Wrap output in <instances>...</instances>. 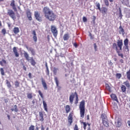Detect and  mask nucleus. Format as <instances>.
<instances>
[{"instance_id":"1","label":"nucleus","mask_w":130,"mask_h":130,"mask_svg":"<svg viewBox=\"0 0 130 130\" xmlns=\"http://www.w3.org/2000/svg\"><path fill=\"white\" fill-rule=\"evenodd\" d=\"M43 12L44 13L45 18L50 22H54V21L56 20L57 16L48 7H44L43 9Z\"/></svg>"},{"instance_id":"2","label":"nucleus","mask_w":130,"mask_h":130,"mask_svg":"<svg viewBox=\"0 0 130 130\" xmlns=\"http://www.w3.org/2000/svg\"><path fill=\"white\" fill-rule=\"evenodd\" d=\"M123 46V43L122 40H118L116 43H114L112 45L113 49H115L117 52L118 56H120L122 58H123V54L121 53L120 51L122 50V46Z\"/></svg>"},{"instance_id":"3","label":"nucleus","mask_w":130,"mask_h":130,"mask_svg":"<svg viewBox=\"0 0 130 130\" xmlns=\"http://www.w3.org/2000/svg\"><path fill=\"white\" fill-rule=\"evenodd\" d=\"M79 109H80V117L84 118L85 117V101L82 100L79 105Z\"/></svg>"},{"instance_id":"4","label":"nucleus","mask_w":130,"mask_h":130,"mask_svg":"<svg viewBox=\"0 0 130 130\" xmlns=\"http://www.w3.org/2000/svg\"><path fill=\"white\" fill-rule=\"evenodd\" d=\"M75 97H76L75 104H78V103L79 102V96L78 95V93H77V92H75V93L72 92L70 95L69 101L71 104H73L74 103V99H75Z\"/></svg>"},{"instance_id":"5","label":"nucleus","mask_w":130,"mask_h":130,"mask_svg":"<svg viewBox=\"0 0 130 130\" xmlns=\"http://www.w3.org/2000/svg\"><path fill=\"white\" fill-rule=\"evenodd\" d=\"M23 54L26 60H27V61H30V63L31 66L35 67V64H36V62L35 61V60L33 59V57H31L30 59H29V54H28V53H27L26 52H24Z\"/></svg>"},{"instance_id":"6","label":"nucleus","mask_w":130,"mask_h":130,"mask_svg":"<svg viewBox=\"0 0 130 130\" xmlns=\"http://www.w3.org/2000/svg\"><path fill=\"white\" fill-rule=\"evenodd\" d=\"M51 31L55 38H56L57 37V34H58V31H57V29L56 28V27L54 25L51 26Z\"/></svg>"},{"instance_id":"7","label":"nucleus","mask_w":130,"mask_h":130,"mask_svg":"<svg viewBox=\"0 0 130 130\" xmlns=\"http://www.w3.org/2000/svg\"><path fill=\"white\" fill-rule=\"evenodd\" d=\"M128 39L126 38L124 40V47L123 49L126 51V52H129V48H128Z\"/></svg>"},{"instance_id":"8","label":"nucleus","mask_w":130,"mask_h":130,"mask_svg":"<svg viewBox=\"0 0 130 130\" xmlns=\"http://www.w3.org/2000/svg\"><path fill=\"white\" fill-rule=\"evenodd\" d=\"M7 15L9 16L11 19H13V20H16V14H15V12L12 9L8 10Z\"/></svg>"},{"instance_id":"9","label":"nucleus","mask_w":130,"mask_h":130,"mask_svg":"<svg viewBox=\"0 0 130 130\" xmlns=\"http://www.w3.org/2000/svg\"><path fill=\"white\" fill-rule=\"evenodd\" d=\"M34 16L36 19L38 21V22H41L42 21V16H40V13L38 11H35L34 13Z\"/></svg>"},{"instance_id":"10","label":"nucleus","mask_w":130,"mask_h":130,"mask_svg":"<svg viewBox=\"0 0 130 130\" xmlns=\"http://www.w3.org/2000/svg\"><path fill=\"white\" fill-rule=\"evenodd\" d=\"M73 113H70L68 116V122L70 125H72V123H73Z\"/></svg>"},{"instance_id":"11","label":"nucleus","mask_w":130,"mask_h":130,"mask_svg":"<svg viewBox=\"0 0 130 130\" xmlns=\"http://www.w3.org/2000/svg\"><path fill=\"white\" fill-rule=\"evenodd\" d=\"M11 7H12L13 10H14V12H17V7H16V5L15 4V0H12L10 4Z\"/></svg>"},{"instance_id":"12","label":"nucleus","mask_w":130,"mask_h":130,"mask_svg":"<svg viewBox=\"0 0 130 130\" xmlns=\"http://www.w3.org/2000/svg\"><path fill=\"white\" fill-rule=\"evenodd\" d=\"M32 35H34L32 39L36 43L37 42V35L36 34V31L35 30H34L32 32Z\"/></svg>"},{"instance_id":"13","label":"nucleus","mask_w":130,"mask_h":130,"mask_svg":"<svg viewBox=\"0 0 130 130\" xmlns=\"http://www.w3.org/2000/svg\"><path fill=\"white\" fill-rule=\"evenodd\" d=\"M70 37H71L69 33L65 34L63 36V40H64V41H68V40L70 39Z\"/></svg>"},{"instance_id":"14","label":"nucleus","mask_w":130,"mask_h":130,"mask_svg":"<svg viewBox=\"0 0 130 130\" xmlns=\"http://www.w3.org/2000/svg\"><path fill=\"white\" fill-rule=\"evenodd\" d=\"M102 14H107V12H108V9L106 7H103L100 10Z\"/></svg>"},{"instance_id":"15","label":"nucleus","mask_w":130,"mask_h":130,"mask_svg":"<svg viewBox=\"0 0 130 130\" xmlns=\"http://www.w3.org/2000/svg\"><path fill=\"white\" fill-rule=\"evenodd\" d=\"M13 52L16 56V57H19L20 54L19 52H18V50H17V48L16 47H14L13 48Z\"/></svg>"},{"instance_id":"16","label":"nucleus","mask_w":130,"mask_h":130,"mask_svg":"<svg viewBox=\"0 0 130 130\" xmlns=\"http://www.w3.org/2000/svg\"><path fill=\"white\" fill-rule=\"evenodd\" d=\"M26 16L29 21H32V16L31 15V12H30V10H27L26 11Z\"/></svg>"},{"instance_id":"17","label":"nucleus","mask_w":130,"mask_h":130,"mask_svg":"<svg viewBox=\"0 0 130 130\" xmlns=\"http://www.w3.org/2000/svg\"><path fill=\"white\" fill-rule=\"evenodd\" d=\"M110 96L112 100H113L114 101H116V102H118V99H117V96L116 94H112Z\"/></svg>"},{"instance_id":"18","label":"nucleus","mask_w":130,"mask_h":130,"mask_svg":"<svg viewBox=\"0 0 130 130\" xmlns=\"http://www.w3.org/2000/svg\"><path fill=\"white\" fill-rule=\"evenodd\" d=\"M43 105L44 110H45L46 112H48V109H47V104H46V102L44 101H43Z\"/></svg>"},{"instance_id":"19","label":"nucleus","mask_w":130,"mask_h":130,"mask_svg":"<svg viewBox=\"0 0 130 130\" xmlns=\"http://www.w3.org/2000/svg\"><path fill=\"white\" fill-rule=\"evenodd\" d=\"M39 117L40 121H44V118H43V113L42 112H39Z\"/></svg>"},{"instance_id":"20","label":"nucleus","mask_w":130,"mask_h":130,"mask_svg":"<svg viewBox=\"0 0 130 130\" xmlns=\"http://www.w3.org/2000/svg\"><path fill=\"white\" fill-rule=\"evenodd\" d=\"M14 34H18V33H19L20 32V29H19V27H15L14 28H13V30Z\"/></svg>"},{"instance_id":"21","label":"nucleus","mask_w":130,"mask_h":130,"mask_svg":"<svg viewBox=\"0 0 130 130\" xmlns=\"http://www.w3.org/2000/svg\"><path fill=\"white\" fill-rule=\"evenodd\" d=\"M119 34L124 35V29H123V28H122V26H121V25L119 26Z\"/></svg>"},{"instance_id":"22","label":"nucleus","mask_w":130,"mask_h":130,"mask_svg":"<svg viewBox=\"0 0 130 130\" xmlns=\"http://www.w3.org/2000/svg\"><path fill=\"white\" fill-rule=\"evenodd\" d=\"M122 13H121V8L120 7L119 8V13H118V17L120 18V19H122Z\"/></svg>"},{"instance_id":"23","label":"nucleus","mask_w":130,"mask_h":130,"mask_svg":"<svg viewBox=\"0 0 130 130\" xmlns=\"http://www.w3.org/2000/svg\"><path fill=\"white\" fill-rule=\"evenodd\" d=\"M29 51H30L32 55H35V54H36V53L35 52V50L32 48V47L29 48Z\"/></svg>"},{"instance_id":"24","label":"nucleus","mask_w":130,"mask_h":130,"mask_svg":"<svg viewBox=\"0 0 130 130\" xmlns=\"http://www.w3.org/2000/svg\"><path fill=\"white\" fill-rule=\"evenodd\" d=\"M66 113H69V112L71 111V107L70 106V105L66 106Z\"/></svg>"},{"instance_id":"25","label":"nucleus","mask_w":130,"mask_h":130,"mask_svg":"<svg viewBox=\"0 0 130 130\" xmlns=\"http://www.w3.org/2000/svg\"><path fill=\"white\" fill-rule=\"evenodd\" d=\"M57 72H58V69L55 67L54 68L53 70V73L55 76H56V75H57Z\"/></svg>"},{"instance_id":"26","label":"nucleus","mask_w":130,"mask_h":130,"mask_svg":"<svg viewBox=\"0 0 130 130\" xmlns=\"http://www.w3.org/2000/svg\"><path fill=\"white\" fill-rule=\"evenodd\" d=\"M121 90L122 92L124 93L125 92H126V87H125V86L122 85L121 86Z\"/></svg>"},{"instance_id":"27","label":"nucleus","mask_w":130,"mask_h":130,"mask_svg":"<svg viewBox=\"0 0 130 130\" xmlns=\"http://www.w3.org/2000/svg\"><path fill=\"white\" fill-rule=\"evenodd\" d=\"M101 117L102 118V121H103L104 120H107V117H106V116L104 114H102L101 116Z\"/></svg>"},{"instance_id":"28","label":"nucleus","mask_w":130,"mask_h":130,"mask_svg":"<svg viewBox=\"0 0 130 130\" xmlns=\"http://www.w3.org/2000/svg\"><path fill=\"white\" fill-rule=\"evenodd\" d=\"M4 64H7V61L3 59L2 61H0V65L2 66V67H4Z\"/></svg>"},{"instance_id":"29","label":"nucleus","mask_w":130,"mask_h":130,"mask_svg":"<svg viewBox=\"0 0 130 130\" xmlns=\"http://www.w3.org/2000/svg\"><path fill=\"white\" fill-rule=\"evenodd\" d=\"M102 122L104 125H105V126H106V127H108V126H109V123L107 121H106V120L102 121Z\"/></svg>"},{"instance_id":"30","label":"nucleus","mask_w":130,"mask_h":130,"mask_svg":"<svg viewBox=\"0 0 130 130\" xmlns=\"http://www.w3.org/2000/svg\"><path fill=\"white\" fill-rule=\"evenodd\" d=\"M95 6H96V10H100V11H101V8H100V7H101V4H100V3H95Z\"/></svg>"},{"instance_id":"31","label":"nucleus","mask_w":130,"mask_h":130,"mask_svg":"<svg viewBox=\"0 0 130 130\" xmlns=\"http://www.w3.org/2000/svg\"><path fill=\"white\" fill-rule=\"evenodd\" d=\"M42 85H43V87L44 88V90H47L48 87H47V84H46V83L45 82H43Z\"/></svg>"},{"instance_id":"32","label":"nucleus","mask_w":130,"mask_h":130,"mask_svg":"<svg viewBox=\"0 0 130 130\" xmlns=\"http://www.w3.org/2000/svg\"><path fill=\"white\" fill-rule=\"evenodd\" d=\"M46 73L47 76H49V69H48V66H47V63H46Z\"/></svg>"},{"instance_id":"33","label":"nucleus","mask_w":130,"mask_h":130,"mask_svg":"<svg viewBox=\"0 0 130 130\" xmlns=\"http://www.w3.org/2000/svg\"><path fill=\"white\" fill-rule=\"evenodd\" d=\"M124 85H125L126 87H127V88H128V89H129L130 88V84L128 82H124L123 83Z\"/></svg>"},{"instance_id":"34","label":"nucleus","mask_w":130,"mask_h":130,"mask_svg":"<svg viewBox=\"0 0 130 130\" xmlns=\"http://www.w3.org/2000/svg\"><path fill=\"white\" fill-rule=\"evenodd\" d=\"M117 127H120L121 126V122L120 120H118L116 125Z\"/></svg>"},{"instance_id":"35","label":"nucleus","mask_w":130,"mask_h":130,"mask_svg":"<svg viewBox=\"0 0 130 130\" xmlns=\"http://www.w3.org/2000/svg\"><path fill=\"white\" fill-rule=\"evenodd\" d=\"M27 97L28 99H32V98H33V95H32V93H27Z\"/></svg>"},{"instance_id":"36","label":"nucleus","mask_w":130,"mask_h":130,"mask_svg":"<svg viewBox=\"0 0 130 130\" xmlns=\"http://www.w3.org/2000/svg\"><path fill=\"white\" fill-rule=\"evenodd\" d=\"M116 77L117 79H120L121 78V74L117 73L116 74Z\"/></svg>"},{"instance_id":"37","label":"nucleus","mask_w":130,"mask_h":130,"mask_svg":"<svg viewBox=\"0 0 130 130\" xmlns=\"http://www.w3.org/2000/svg\"><path fill=\"white\" fill-rule=\"evenodd\" d=\"M104 4L106 7H108L109 6V2L108 0H104Z\"/></svg>"},{"instance_id":"38","label":"nucleus","mask_w":130,"mask_h":130,"mask_svg":"<svg viewBox=\"0 0 130 130\" xmlns=\"http://www.w3.org/2000/svg\"><path fill=\"white\" fill-rule=\"evenodd\" d=\"M0 72L2 76H5V71L4 70V69L1 68Z\"/></svg>"},{"instance_id":"39","label":"nucleus","mask_w":130,"mask_h":130,"mask_svg":"<svg viewBox=\"0 0 130 130\" xmlns=\"http://www.w3.org/2000/svg\"><path fill=\"white\" fill-rule=\"evenodd\" d=\"M38 93H39V95L41 96V98H42L43 99L44 98V96H43V93H42L41 91L39 90Z\"/></svg>"},{"instance_id":"40","label":"nucleus","mask_w":130,"mask_h":130,"mask_svg":"<svg viewBox=\"0 0 130 130\" xmlns=\"http://www.w3.org/2000/svg\"><path fill=\"white\" fill-rule=\"evenodd\" d=\"M126 18H130V10H128V12L126 13Z\"/></svg>"},{"instance_id":"41","label":"nucleus","mask_w":130,"mask_h":130,"mask_svg":"<svg viewBox=\"0 0 130 130\" xmlns=\"http://www.w3.org/2000/svg\"><path fill=\"white\" fill-rule=\"evenodd\" d=\"M122 3L123 5H126L128 3V0H122Z\"/></svg>"},{"instance_id":"42","label":"nucleus","mask_w":130,"mask_h":130,"mask_svg":"<svg viewBox=\"0 0 130 130\" xmlns=\"http://www.w3.org/2000/svg\"><path fill=\"white\" fill-rule=\"evenodd\" d=\"M106 88L107 89V90H108V91H109V92H111V88L110 86H108V84L106 85Z\"/></svg>"},{"instance_id":"43","label":"nucleus","mask_w":130,"mask_h":130,"mask_svg":"<svg viewBox=\"0 0 130 130\" xmlns=\"http://www.w3.org/2000/svg\"><path fill=\"white\" fill-rule=\"evenodd\" d=\"M13 108H14V111H15V112H18V108H17V105H14V107H13Z\"/></svg>"},{"instance_id":"44","label":"nucleus","mask_w":130,"mask_h":130,"mask_svg":"<svg viewBox=\"0 0 130 130\" xmlns=\"http://www.w3.org/2000/svg\"><path fill=\"white\" fill-rule=\"evenodd\" d=\"M35 126L34 125H31L29 127V130H35Z\"/></svg>"},{"instance_id":"45","label":"nucleus","mask_w":130,"mask_h":130,"mask_svg":"<svg viewBox=\"0 0 130 130\" xmlns=\"http://www.w3.org/2000/svg\"><path fill=\"white\" fill-rule=\"evenodd\" d=\"M82 123L83 124V128L84 130H86V127H87V123L85 122H82Z\"/></svg>"},{"instance_id":"46","label":"nucleus","mask_w":130,"mask_h":130,"mask_svg":"<svg viewBox=\"0 0 130 130\" xmlns=\"http://www.w3.org/2000/svg\"><path fill=\"white\" fill-rule=\"evenodd\" d=\"M2 33H3V34H4V35H6V33H7V30L5 29V28H3L2 30Z\"/></svg>"},{"instance_id":"47","label":"nucleus","mask_w":130,"mask_h":130,"mask_svg":"<svg viewBox=\"0 0 130 130\" xmlns=\"http://www.w3.org/2000/svg\"><path fill=\"white\" fill-rule=\"evenodd\" d=\"M56 86L58 89V90H60V89H61V87L59 86H58V82H56Z\"/></svg>"},{"instance_id":"48","label":"nucleus","mask_w":130,"mask_h":130,"mask_svg":"<svg viewBox=\"0 0 130 130\" xmlns=\"http://www.w3.org/2000/svg\"><path fill=\"white\" fill-rule=\"evenodd\" d=\"M74 130H79V128L78 127V125L76 124L75 125L74 129Z\"/></svg>"},{"instance_id":"49","label":"nucleus","mask_w":130,"mask_h":130,"mask_svg":"<svg viewBox=\"0 0 130 130\" xmlns=\"http://www.w3.org/2000/svg\"><path fill=\"white\" fill-rule=\"evenodd\" d=\"M83 22H87V18H86V17L84 16L83 17Z\"/></svg>"},{"instance_id":"50","label":"nucleus","mask_w":130,"mask_h":130,"mask_svg":"<svg viewBox=\"0 0 130 130\" xmlns=\"http://www.w3.org/2000/svg\"><path fill=\"white\" fill-rule=\"evenodd\" d=\"M92 17H93V18H92V22L93 23H95V20H96V17L95 16H93Z\"/></svg>"},{"instance_id":"51","label":"nucleus","mask_w":130,"mask_h":130,"mask_svg":"<svg viewBox=\"0 0 130 130\" xmlns=\"http://www.w3.org/2000/svg\"><path fill=\"white\" fill-rule=\"evenodd\" d=\"M94 47L95 51H97V45H96V43L94 44Z\"/></svg>"},{"instance_id":"52","label":"nucleus","mask_w":130,"mask_h":130,"mask_svg":"<svg viewBox=\"0 0 130 130\" xmlns=\"http://www.w3.org/2000/svg\"><path fill=\"white\" fill-rule=\"evenodd\" d=\"M28 78H29V79H32V74H31V73L28 74Z\"/></svg>"},{"instance_id":"53","label":"nucleus","mask_w":130,"mask_h":130,"mask_svg":"<svg viewBox=\"0 0 130 130\" xmlns=\"http://www.w3.org/2000/svg\"><path fill=\"white\" fill-rule=\"evenodd\" d=\"M55 82H58V78L57 77H54Z\"/></svg>"},{"instance_id":"54","label":"nucleus","mask_w":130,"mask_h":130,"mask_svg":"<svg viewBox=\"0 0 130 130\" xmlns=\"http://www.w3.org/2000/svg\"><path fill=\"white\" fill-rule=\"evenodd\" d=\"M7 84L8 85V87H9V88H11V83H10L9 82H7Z\"/></svg>"},{"instance_id":"55","label":"nucleus","mask_w":130,"mask_h":130,"mask_svg":"<svg viewBox=\"0 0 130 130\" xmlns=\"http://www.w3.org/2000/svg\"><path fill=\"white\" fill-rule=\"evenodd\" d=\"M19 83L18 82H15V86L16 87H19Z\"/></svg>"},{"instance_id":"56","label":"nucleus","mask_w":130,"mask_h":130,"mask_svg":"<svg viewBox=\"0 0 130 130\" xmlns=\"http://www.w3.org/2000/svg\"><path fill=\"white\" fill-rule=\"evenodd\" d=\"M73 45L75 46V47H76V48L78 47V44H77L76 43H74Z\"/></svg>"},{"instance_id":"57","label":"nucleus","mask_w":130,"mask_h":130,"mask_svg":"<svg viewBox=\"0 0 130 130\" xmlns=\"http://www.w3.org/2000/svg\"><path fill=\"white\" fill-rule=\"evenodd\" d=\"M108 64H110V66H112V65L113 64V63H112V62L111 61V60H110V61H109Z\"/></svg>"},{"instance_id":"58","label":"nucleus","mask_w":130,"mask_h":130,"mask_svg":"<svg viewBox=\"0 0 130 130\" xmlns=\"http://www.w3.org/2000/svg\"><path fill=\"white\" fill-rule=\"evenodd\" d=\"M41 130H45L43 125H41Z\"/></svg>"},{"instance_id":"59","label":"nucleus","mask_w":130,"mask_h":130,"mask_svg":"<svg viewBox=\"0 0 130 130\" xmlns=\"http://www.w3.org/2000/svg\"><path fill=\"white\" fill-rule=\"evenodd\" d=\"M120 62L121 63H123V60L122 59H120Z\"/></svg>"},{"instance_id":"60","label":"nucleus","mask_w":130,"mask_h":130,"mask_svg":"<svg viewBox=\"0 0 130 130\" xmlns=\"http://www.w3.org/2000/svg\"><path fill=\"white\" fill-rule=\"evenodd\" d=\"M86 117H87V120H89V119H90L89 115H87V116H86Z\"/></svg>"},{"instance_id":"61","label":"nucleus","mask_w":130,"mask_h":130,"mask_svg":"<svg viewBox=\"0 0 130 130\" xmlns=\"http://www.w3.org/2000/svg\"><path fill=\"white\" fill-rule=\"evenodd\" d=\"M7 117H8L9 120H10V119H11V117L9 115H7Z\"/></svg>"},{"instance_id":"62","label":"nucleus","mask_w":130,"mask_h":130,"mask_svg":"<svg viewBox=\"0 0 130 130\" xmlns=\"http://www.w3.org/2000/svg\"><path fill=\"white\" fill-rule=\"evenodd\" d=\"M25 48H26V49L29 51V47L28 46H25Z\"/></svg>"},{"instance_id":"63","label":"nucleus","mask_w":130,"mask_h":130,"mask_svg":"<svg viewBox=\"0 0 130 130\" xmlns=\"http://www.w3.org/2000/svg\"><path fill=\"white\" fill-rule=\"evenodd\" d=\"M127 124L128 125V126H129V127H130V121H127Z\"/></svg>"},{"instance_id":"64","label":"nucleus","mask_w":130,"mask_h":130,"mask_svg":"<svg viewBox=\"0 0 130 130\" xmlns=\"http://www.w3.org/2000/svg\"><path fill=\"white\" fill-rule=\"evenodd\" d=\"M32 104H35V100H32Z\"/></svg>"}]
</instances>
